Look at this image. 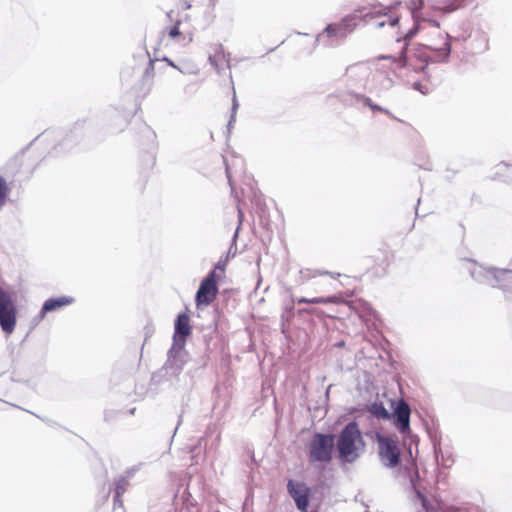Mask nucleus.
I'll return each instance as SVG.
<instances>
[{
  "label": "nucleus",
  "instance_id": "obj_1",
  "mask_svg": "<svg viewBox=\"0 0 512 512\" xmlns=\"http://www.w3.org/2000/svg\"><path fill=\"white\" fill-rule=\"evenodd\" d=\"M420 31L423 34L422 45L430 57L436 61H444L448 58L451 52V43L449 35L443 31L439 24L435 21H427L421 27Z\"/></svg>",
  "mask_w": 512,
  "mask_h": 512
},
{
  "label": "nucleus",
  "instance_id": "obj_2",
  "mask_svg": "<svg viewBox=\"0 0 512 512\" xmlns=\"http://www.w3.org/2000/svg\"><path fill=\"white\" fill-rule=\"evenodd\" d=\"M365 448V441L356 422L348 423L340 432L337 440L339 458L345 462H354Z\"/></svg>",
  "mask_w": 512,
  "mask_h": 512
},
{
  "label": "nucleus",
  "instance_id": "obj_3",
  "mask_svg": "<svg viewBox=\"0 0 512 512\" xmlns=\"http://www.w3.org/2000/svg\"><path fill=\"white\" fill-rule=\"evenodd\" d=\"M175 9H171L167 13V17L174 22L173 25L166 27L163 31L164 35H167L169 39L181 44H189L194 38V28L190 25H183V22L176 19L177 13L183 10L191 8L192 0H173Z\"/></svg>",
  "mask_w": 512,
  "mask_h": 512
},
{
  "label": "nucleus",
  "instance_id": "obj_4",
  "mask_svg": "<svg viewBox=\"0 0 512 512\" xmlns=\"http://www.w3.org/2000/svg\"><path fill=\"white\" fill-rule=\"evenodd\" d=\"M226 261H219L214 269L201 281L196 293L197 307L210 305L217 297V282L224 278Z\"/></svg>",
  "mask_w": 512,
  "mask_h": 512
},
{
  "label": "nucleus",
  "instance_id": "obj_5",
  "mask_svg": "<svg viewBox=\"0 0 512 512\" xmlns=\"http://www.w3.org/2000/svg\"><path fill=\"white\" fill-rule=\"evenodd\" d=\"M335 446L334 435L316 433L307 446L310 463H329Z\"/></svg>",
  "mask_w": 512,
  "mask_h": 512
},
{
  "label": "nucleus",
  "instance_id": "obj_6",
  "mask_svg": "<svg viewBox=\"0 0 512 512\" xmlns=\"http://www.w3.org/2000/svg\"><path fill=\"white\" fill-rule=\"evenodd\" d=\"M378 456L381 463L387 468H395L400 464V448L398 441L391 436L376 434Z\"/></svg>",
  "mask_w": 512,
  "mask_h": 512
},
{
  "label": "nucleus",
  "instance_id": "obj_7",
  "mask_svg": "<svg viewBox=\"0 0 512 512\" xmlns=\"http://www.w3.org/2000/svg\"><path fill=\"white\" fill-rule=\"evenodd\" d=\"M486 277L491 286L504 292L505 302L512 307V270L489 268L486 271Z\"/></svg>",
  "mask_w": 512,
  "mask_h": 512
},
{
  "label": "nucleus",
  "instance_id": "obj_8",
  "mask_svg": "<svg viewBox=\"0 0 512 512\" xmlns=\"http://www.w3.org/2000/svg\"><path fill=\"white\" fill-rule=\"evenodd\" d=\"M17 310L11 295L0 288V326L6 334H11L16 326Z\"/></svg>",
  "mask_w": 512,
  "mask_h": 512
},
{
  "label": "nucleus",
  "instance_id": "obj_9",
  "mask_svg": "<svg viewBox=\"0 0 512 512\" xmlns=\"http://www.w3.org/2000/svg\"><path fill=\"white\" fill-rule=\"evenodd\" d=\"M356 19V15H348L338 23L329 24L323 31V35L328 38L343 39L355 29Z\"/></svg>",
  "mask_w": 512,
  "mask_h": 512
},
{
  "label": "nucleus",
  "instance_id": "obj_10",
  "mask_svg": "<svg viewBox=\"0 0 512 512\" xmlns=\"http://www.w3.org/2000/svg\"><path fill=\"white\" fill-rule=\"evenodd\" d=\"M287 489L295 501L296 507L300 511L306 512L309 506L310 488L305 483L289 480Z\"/></svg>",
  "mask_w": 512,
  "mask_h": 512
},
{
  "label": "nucleus",
  "instance_id": "obj_11",
  "mask_svg": "<svg viewBox=\"0 0 512 512\" xmlns=\"http://www.w3.org/2000/svg\"><path fill=\"white\" fill-rule=\"evenodd\" d=\"M363 20L372 24L376 28H382L387 24L393 27L398 23V18H394L388 15L386 12H382L380 9L374 12L363 14Z\"/></svg>",
  "mask_w": 512,
  "mask_h": 512
},
{
  "label": "nucleus",
  "instance_id": "obj_12",
  "mask_svg": "<svg viewBox=\"0 0 512 512\" xmlns=\"http://www.w3.org/2000/svg\"><path fill=\"white\" fill-rule=\"evenodd\" d=\"M73 302V298L68 296H61L58 298H50L46 300L38 315L39 320H43L48 312L56 311L62 307L68 306Z\"/></svg>",
  "mask_w": 512,
  "mask_h": 512
},
{
  "label": "nucleus",
  "instance_id": "obj_13",
  "mask_svg": "<svg viewBox=\"0 0 512 512\" xmlns=\"http://www.w3.org/2000/svg\"><path fill=\"white\" fill-rule=\"evenodd\" d=\"M192 326L190 324V317L187 313H180L175 321L174 340L178 337L185 342L186 338L191 334Z\"/></svg>",
  "mask_w": 512,
  "mask_h": 512
},
{
  "label": "nucleus",
  "instance_id": "obj_14",
  "mask_svg": "<svg viewBox=\"0 0 512 512\" xmlns=\"http://www.w3.org/2000/svg\"><path fill=\"white\" fill-rule=\"evenodd\" d=\"M410 407L402 402L396 409V426L398 430L405 433L409 430Z\"/></svg>",
  "mask_w": 512,
  "mask_h": 512
},
{
  "label": "nucleus",
  "instance_id": "obj_15",
  "mask_svg": "<svg viewBox=\"0 0 512 512\" xmlns=\"http://www.w3.org/2000/svg\"><path fill=\"white\" fill-rule=\"evenodd\" d=\"M298 304H340L344 303V299L341 293L335 294L328 297H315V298H306L300 297L296 299Z\"/></svg>",
  "mask_w": 512,
  "mask_h": 512
},
{
  "label": "nucleus",
  "instance_id": "obj_16",
  "mask_svg": "<svg viewBox=\"0 0 512 512\" xmlns=\"http://www.w3.org/2000/svg\"><path fill=\"white\" fill-rule=\"evenodd\" d=\"M210 61L217 68H221L224 65H229V59L223 51H217L213 56H210Z\"/></svg>",
  "mask_w": 512,
  "mask_h": 512
},
{
  "label": "nucleus",
  "instance_id": "obj_17",
  "mask_svg": "<svg viewBox=\"0 0 512 512\" xmlns=\"http://www.w3.org/2000/svg\"><path fill=\"white\" fill-rule=\"evenodd\" d=\"M406 43H401V49L398 53V55H388V56H379V59H390L393 62H397L400 65L405 64V53H406Z\"/></svg>",
  "mask_w": 512,
  "mask_h": 512
},
{
  "label": "nucleus",
  "instance_id": "obj_18",
  "mask_svg": "<svg viewBox=\"0 0 512 512\" xmlns=\"http://www.w3.org/2000/svg\"><path fill=\"white\" fill-rule=\"evenodd\" d=\"M145 62V72L143 79L151 80L154 77V60L150 59L149 55L143 56Z\"/></svg>",
  "mask_w": 512,
  "mask_h": 512
},
{
  "label": "nucleus",
  "instance_id": "obj_19",
  "mask_svg": "<svg viewBox=\"0 0 512 512\" xmlns=\"http://www.w3.org/2000/svg\"><path fill=\"white\" fill-rule=\"evenodd\" d=\"M9 191V187L5 179L0 176V209L5 205Z\"/></svg>",
  "mask_w": 512,
  "mask_h": 512
},
{
  "label": "nucleus",
  "instance_id": "obj_20",
  "mask_svg": "<svg viewBox=\"0 0 512 512\" xmlns=\"http://www.w3.org/2000/svg\"><path fill=\"white\" fill-rule=\"evenodd\" d=\"M465 0H451L449 1V3L445 6V8H447V11H454L456 9H458L462 3L464 2Z\"/></svg>",
  "mask_w": 512,
  "mask_h": 512
},
{
  "label": "nucleus",
  "instance_id": "obj_21",
  "mask_svg": "<svg viewBox=\"0 0 512 512\" xmlns=\"http://www.w3.org/2000/svg\"><path fill=\"white\" fill-rule=\"evenodd\" d=\"M423 0H413L411 10L413 17L416 16L417 11H419L423 7Z\"/></svg>",
  "mask_w": 512,
  "mask_h": 512
},
{
  "label": "nucleus",
  "instance_id": "obj_22",
  "mask_svg": "<svg viewBox=\"0 0 512 512\" xmlns=\"http://www.w3.org/2000/svg\"><path fill=\"white\" fill-rule=\"evenodd\" d=\"M364 103H365L368 107H370L373 111L386 112L382 107H380V106H378V105H376V104H373L369 98H366Z\"/></svg>",
  "mask_w": 512,
  "mask_h": 512
},
{
  "label": "nucleus",
  "instance_id": "obj_23",
  "mask_svg": "<svg viewBox=\"0 0 512 512\" xmlns=\"http://www.w3.org/2000/svg\"><path fill=\"white\" fill-rule=\"evenodd\" d=\"M125 490V482H119L117 484L116 496L120 497L121 493Z\"/></svg>",
  "mask_w": 512,
  "mask_h": 512
},
{
  "label": "nucleus",
  "instance_id": "obj_24",
  "mask_svg": "<svg viewBox=\"0 0 512 512\" xmlns=\"http://www.w3.org/2000/svg\"><path fill=\"white\" fill-rule=\"evenodd\" d=\"M378 416H381V417H387L388 416V412L386 411L385 408L381 407L379 409V411H376L375 412Z\"/></svg>",
  "mask_w": 512,
  "mask_h": 512
},
{
  "label": "nucleus",
  "instance_id": "obj_25",
  "mask_svg": "<svg viewBox=\"0 0 512 512\" xmlns=\"http://www.w3.org/2000/svg\"><path fill=\"white\" fill-rule=\"evenodd\" d=\"M414 89L419 90L421 93H426V91L423 90V85L419 82H415L413 84Z\"/></svg>",
  "mask_w": 512,
  "mask_h": 512
},
{
  "label": "nucleus",
  "instance_id": "obj_26",
  "mask_svg": "<svg viewBox=\"0 0 512 512\" xmlns=\"http://www.w3.org/2000/svg\"><path fill=\"white\" fill-rule=\"evenodd\" d=\"M164 60L168 63V65H170V66H172L174 68H177V66L170 59L165 58Z\"/></svg>",
  "mask_w": 512,
  "mask_h": 512
},
{
  "label": "nucleus",
  "instance_id": "obj_27",
  "mask_svg": "<svg viewBox=\"0 0 512 512\" xmlns=\"http://www.w3.org/2000/svg\"><path fill=\"white\" fill-rule=\"evenodd\" d=\"M300 312L307 313V314H312L314 311L310 310V309H302V310H300Z\"/></svg>",
  "mask_w": 512,
  "mask_h": 512
},
{
  "label": "nucleus",
  "instance_id": "obj_28",
  "mask_svg": "<svg viewBox=\"0 0 512 512\" xmlns=\"http://www.w3.org/2000/svg\"><path fill=\"white\" fill-rule=\"evenodd\" d=\"M412 36H413V32H412V30H410L408 33H406L405 39L411 38Z\"/></svg>",
  "mask_w": 512,
  "mask_h": 512
}]
</instances>
